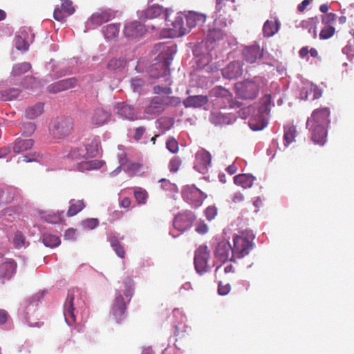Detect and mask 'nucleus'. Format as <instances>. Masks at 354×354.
<instances>
[{
  "label": "nucleus",
  "instance_id": "nucleus-13",
  "mask_svg": "<svg viewBox=\"0 0 354 354\" xmlns=\"http://www.w3.org/2000/svg\"><path fill=\"white\" fill-rule=\"evenodd\" d=\"M242 55L245 62L254 64L263 57V49L259 45L254 44L245 46L243 49Z\"/></svg>",
  "mask_w": 354,
  "mask_h": 354
},
{
  "label": "nucleus",
  "instance_id": "nucleus-17",
  "mask_svg": "<svg viewBox=\"0 0 354 354\" xmlns=\"http://www.w3.org/2000/svg\"><path fill=\"white\" fill-rule=\"evenodd\" d=\"M145 32V26L137 21L127 24L124 28V34L128 38H138L142 36Z\"/></svg>",
  "mask_w": 354,
  "mask_h": 354
},
{
  "label": "nucleus",
  "instance_id": "nucleus-53",
  "mask_svg": "<svg viewBox=\"0 0 354 354\" xmlns=\"http://www.w3.org/2000/svg\"><path fill=\"white\" fill-rule=\"evenodd\" d=\"M15 46L19 50H27L29 44L21 36L17 35L15 37Z\"/></svg>",
  "mask_w": 354,
  "mask_h": 354
},
{
  "label": "nucleus",
  "instance_id": "nucleus-36",
  "mask_svg": "<svg viewBox=\"0 0 354 354\" xmlns=\"http://www.w3.org/2000/svg\"><path fill=\"white\" fill-rule=\"evenodd\" d=\"M279 23L275 21H270L267 20L263 27V32L265 37H272L276 32H277L279 30Z\"/></svg>",
  "mask_w": 354,
  "mask_h": 354
},
{
  "label": "nucleus",
  "instance_id": "nucleus-56",
  "mask_svg": "<svg viewBox=\"0 0 354 354\" xmlns=\"http://www.w3.org/2000/svg\"><path fill=\"white\" fill-rule=\"evenodd\" d=\"M125 286L124 295L127 297H131L133 294V281L132 279L127 277L124 281Z\"/></svg>",
  "mask_w": 354,
  "mask_h": 354
},
{
  "label": "nucleus",
  "instance_id": "nucleus-54",
  "mask_svg": "<svg viewBox=\"0 0 354 354\" xmlns=\"http://www.w3.org/2000/svg\"><path fill=\"white\" fill-rule=\"evenodd\" d=\"M167 149L172 153H176L178 151V142L174 138H169L166 142Z\"/></svg>",
  "mask_w": 354,
  "mask_h": 354
},
{
  "label": "nucleus",
  "instance_id": "nucleus-40",
  "mask_svg": "<svg viewBox=\"0 0 354 354\" xmlns=\"http://www.w3.org/2000/svg\"><path fill=\"white\" fill-rule=\"evenodd\" d=\"M42 241L46 246L50 248L58 246L61 243L60 239L57 236L50 234H44L43 235Z\"/></svg>",
  "mask_w": 354,
  "mask_h": 354
},
{
  "label": "nucleus",
  "instance_id": "nucleus-8",
  "mask_svg": "<svg viewBox=\"0 0 354 354\" xmlns=\"http://www.w3.org/2000/svg\"><path fill=\"white\" fill-rule=\"evenodd\" d=\"M183 198L194 207L201 206L207 195L201 190L192 185L185 187L182 191Z\"/></svg>",
  "mask_w": 354,
  "mask_h": 354
},
{
  "label": "nucleus",
  "instance_id": "nucleus-60",
  "mask_svg": "<svg viewBox=\"0 0 354 354\" xmlns=\"http://www.w3.org/2000/svg\"><path fill=\"white\" fill-rule=\"evenodd\" d=\"M181 165L180 160L177 157H174L169 162V168L171 172H176Z\"/></svg>",
  "mask_w": 354,
  "mask_h": 354
},
{
  "label": "nucleus",
  "instance_id": "nucleus-49",
  "mask_svg": "<svg viewBox=\"0 0 354 354\" xmlns=\"http://www.w3.org/2000/svg\"><path fill=\"white\" fill-rule=\"evenodd\" d=\"M36 126L34 122H24L21 127V132L24 136H30L35 131Z\"/></svg>",
  "mask_w": 354,
  "mask_h": 354
},
{
  "label": "nucleus",
  "instance_id": "nucleus-28",
  "mask_svg": "<svg viewBox=\"0 0 354 354\" xmlns=\"http://www.w3.org/2000/svg\"><path fill=\"white\" fill-rule=\"evenodd\" d=\"M68 156L71 159L75 160L80 163L81 161H83L84 160H86L88 158V149L84 146H80L73 148L68 153Z\"/></svg>",
  "mask_w": 354,
  "mask_h": 354
},
{
  "label": "nucleus",
  "instance_id": "nucleus-47",
  "mask_svg": "<svg viewBox=\"0 0 354 354\" xmlns=\"http://www.w3.org/2000/svg\"><path fill=\"white\" fill-rule=\"evenodd\" d=\"M15 193L12 190H0V206L11 203L14 199Z\"/></svg>",
  "mask_w": 354,
  "mask_h": 354
},
{
  "label": "nucleus",
  "instance_id": "nucleus-22",
  "mask_svg": "<svg viewBox=\"0 0 354 354\" xmlns=\"http://www.w3.org/2000/svg\"><path fill=\"white\" fill-rule=\"evenodd\" d=\"M186 28H187V33L190 30L197 25L202 24L206 21V15L194 11L189 12L187 15L185 14Z\"/></svg>",
  "mask_w": 354,
  "mask_h": 354
},
{
  "label": "nucleus",
  "instance_id": "nucleus-37",
  "mask_svg": "<svg viewBox=\"0 0 354 354\" xmlns=\"http://www.w3.org/2000/svg\"><path fill=\"white\" fill-rule=\"evenodd\" d=\"M226 36V32L224 29L219 27L213 26L212 28H209L207 37L212 41H216L223 39Z\"/></svg>",
  "mask_w": 354,
  "mask_h": 354
},
{
  "label": "nucleus",
  "instance_id": "nucleus-55",
  "mask_svg": "<svg viewBox=\"0 0 354 354\" xmlns=\"http://www.w3.org/2000/svg\"><path fill=\"white\" fill-rule=\"evenodd\" d=\"M337 16L335 14L330 12L322 17V23L325 26H333L335 22Z\"/></svg>",
  "mask_w": 354,
  "mask_h": 354
},
{
  "label": "nucleus",
  "instance_id": "nucleus-9",
  "mask_svg": "<svg viewBox=\"0 0 354 354\" xmlns=\"http://www.w3.org/2000/svg\"><path fill=\"white\" fill-rule=\"evenodd\" d=\"M209 257V252L207 246L201 245L195 252L194 265L196 270L200 274L207 272L210 270L207 264Z\"/></svg>",
  "mask_w": 354,
  "mask_h": 354
},
{
  "label": "nucleus",
  "instance_id": "nucleus-59",
  "mask_svg": "<svg viewBox=\"0 0 354 354\" xmlns=\"http://www.w3.org/2000/svg\"><path fill=\"white\" fill-rule=\"evenodd\" d=\"M145 85V81L140 78H133L131 80V86L134 91L140 92L143 86Z\"/></svg>",
  "mask_w": 354,
  "mask_h": 354
},
{
  "label": "nucleus",
  "instance_id": "nucleus-63",
  "mask_svg": "<svg viewBox=\"0 0 354 354\" xmlns=\"http://www.w3.org/2000/svg\"><path fill=\"white\" fill-rule=\"evenodd\" d=\"M208 226L204 221H199L196 223V231L201 234H205L208 232Z\"/></svg>",
  "mask_w": 354,
  "mask_h": 354
},
{
  "label": "nucleus",
  "instance_id": "nucleus-57",
  "mask_svg": "<svg viewBox=\"0 0 354 354\" xmlns=\"http://www.w3.org/2000/svg\"><path fill=\"white\" fill-rule=\"evenodd\" d=\"M218 214V209L215 206H209L205 211V214L207 220H213Z\"/></svg>",
  "mask_w": 354,
  "mask_h": 354
},
{
  "label": "nucleus",
  "instance_id": "nucleus-39",
  "mask_svg": "<svg viewBox=\"0 0 354 354\" xmlns=\"http://www.w3.org/2000/svg\"><path fill=\"white\" fill-rule=\"evenodd\" d=\"M120 31V25L118 24H111L107 25L104 30V34L106 39H113L118 35Z\"/></svg>",
  "mask_w": 354,
  "mask_h": 354
},
{
  "label": "nucleus",
  "instance_id": "nucleus-48",
  "mask_svg": "<svg viewBox=\"0 0 354 354\" xmlns=\"http://www.w3.org/2000/svg\"><path fill=\"white\" fill-rule=\"evenodd\" d=\"M30 68L31 65L28 62L18 64L13 66L12 73L14 76H19L28 71Z\"/></svg>",
  "mask_w": 354,
  "mask_h": 354
},
{
  "label": "nucleus",
  "instance_id": "nucleus-5",
  "mask_svg": "<svg viewBox=\"0 0 354 354\" xmlns=\"http://www.w3.org/2000/svg\"><path fill=\"white\" fill-rule=\"evenodd\" d=\"M180 103L178 97L165 96L153 97L145 108V113L150 115H158L163 112L166 106H174Z\"/></svg>",
  "mask_w": 354,
  "mask_h": 354
},
{
  "label": "nucleus",
  "instance_id": "nucleus-38",
  "mask_svg": "<svg viewBox=\"0 0 354 354\" xmlns=\"http://www.w3.org/2000/svg\"><path fill=\"white\" fill-rule=\"evenodd\" d=\"M20 94L18 88H12L0 92V99L2 101H10L17 98Z\"/></svg>",
  "mask_w": 354,
  "mask_h": 354
},
{
  "label": "nucleus",
  "instance_id": "nucleus-31",
  "mask_svg": "<svg viewBox=\"0 0 354 354\" xmlns=\"http://www.w3.org/2000/svg\"><path fill=\"white\" fill-rule=\"evenodd\" d=\"M118 113L121 118L129 120H135L138 118L134 108L129 104H122Z\"/></svg>",
  "mask_w": 354,
  "mask_h": 354
},
{
  "label": "nucleus",
  "instance_id": "nucleus-61",
  "mask_svg": "<svg viewBox=\"0 0 354 354\" xmlns=\"http://www.w3.org/2000/svg\"><path fill=\"white\" fill-rule=\"evenodd\" d=\"M19 210L20 209L19 207H9L3 209L2 214L4 216L15 217L16 215L19 214Z\"/></svg>",
  "mask_w": 354,
  "mask_h": 354
},
{
  "label": "nucleus",
  "instance_id": "nucleus-30",
  "mask_svg": "<svg viewBox=\"0 0 354 354\" xmlns=\"http://www.w3.org/2000/svg\"><path fill=\"white\" fill-rule=\"evenodd\" d=\"M70 205L66 213L68 217H72L77 215L85 207V203L83 199L75 201L71 199L69 201Z\"/></svg>",
  "mask_w": 354,
  "mask_h": 354
},
{
  "label": "nucleus",
  "instance_id": "nucleus-52",
  "mask_svg": "<svg viewBox=\"0 0 354 354\" xmlns=\"http://www.w3.org/2000/svg\"><path fill=\"white\" fill-rule=\"evenodd\" d=\"M225 273V274H228L230 273L234 272V268L232 264H222L219 266H217L215 270L216 274H221V273Z\"/></svg>",
  "mask_w": 354,
  "mask_h": 354
},
{
  "label": "nucleus",
  "instance_id": "nucleus-58",
  "mask_svg": "<svg viewBox=\"0 0 354 354\" xmlns=\"http://www.w3.org/2000/svg\"><path fill=\"white\" fill-rule=\"evenodd\" d=\"M153 93L158 95L165 94L169 95L172 93V90L169 86H160L159 85H156L153 86Z\"/></svg>",
  "mask_w": 354,
  "mask_h": 354
},
{
  "label": "nucleus",
  "instance_id": "nucleus-41",
  "mask_svg": "<svg viewBox=\"0 0 354 354\" xmlns=\"http://www.w3.org/2000/svg\"><path fill=\"white\" fill-rule=\"evenodd\" d=\"M297 133L296 127L294 126H287L284 128L283 139L286 142L285 146L287 147L289 144L295 140V135Z\"/></svg>",
  "mask_w": 354,
  "mask_h": 354
},
{
  "label": "nucleus",
  "instance_id": "nucleus-64",
  "mask_svg": "<svg viewBox=\"0 0 354 354\" xmlns=\"http://www.w3.org/2000/svg\"><path fill=\"white\" fill-rule=\"evenodd\" d=\"M134 131L135 132L133 138L135 140L139 141L142 138L144 133H145L146 128L143 126H141L136 128Z\"/></svg>",
  "mask_w": 354,
  "mask_h": 354
},
{
  "label": "nucleus",
  "instance_id": "nucleus-12",
  "mask_svg": "<svg viewBox=\"0 0 354 354\" xmlns=\"http://www.w3.org/2000/svg\"><path fill=\"white\" fill-rule=\"evenodd\" d=\"M195 215L192 212L180 213L174 219V227L183 232L192 227Z\"/></svg>",
  "mask_w": 354,
  "mask_h": 354
},
{
  "label": "nucleus",
  "instance_id": "nucleus-3",
  "mask_svg": "<svg viewBox=\"0 0 354 354\" xmlns=\"http://www.w3.org/2000/svg\"><path fill=\"white\" fill-rule=\"evenodd\" d=\"M254 234L248 232H242L241 235L234 236L232 248L235 258H243L250 253L254 247Z\"/></svg>",
  "mask_w": 354,
  "mask_h": 354
},
{
  "label": "nucleus",
  "instance_id": "nucleus-42",
  "mask_svg": "<svg viewBox=\"0 0 354 354\" xmlns=\"http://www.w3.org/2000/svg\"><path fill=\"white\" fill-rule=\"evenodd\" d=\"M134 197L139 205H144L147 203L148 198L147 192L141 188L136 187L133 191Z\"/></svg>",
  "mask_w": 354,
  "mask_h": 354
},
{
  "label": "nucleus",
  "instance_id": "nucleus-19",
  "mask_svg": "<svg viewBox=\"0 0 354 354\" xmlns=\"http://www.w3.org/2000/svg\"><path fill=\"white\" fill-rule=\"evenodd\" d=\"M211 154L205 150H201L196 154V165L194 167L197 169L199 172L204 174L208 167L211 165Z\"/></svg>",
  "mask_w": 354,
  "mask_h": 354
},
{
  "label": "nucleus",
  "instance_id": "nucleus-32",
  "mask_svg": "<svg viewBox=\"0 0 354 354\" xmlns=\"http://www.w3.org/2000/svg\"><path fill=\"white\" fill-rule=\"evenodd\" d=\"M44 104L38 102L26 109L25 115L27 118L35 119L44 112Z\"/></svg>",
  "mask_w": 354,
  "mask_h": 354
},
{
  "label": "nucleus",
  "instance_id": "nucleus-26",
  "mask_svg": "<svg viewBox=\"0 0 354 354\" xmlns=\"http://www.w3.org/2000/svg\"><path fill=\"white\" fill-rule=\"evenodd\" d=\"M208 102L207 96L206 95H192L187 97L183 101V105L185 107L198 108L205 105Z\"/></svg>",
  "mask_w": 354,
  "mask_h": 354
},
{
  "label": "nucleus",
  "instance_id": "nucleus-16",
  "mask_svg": "<svg viewBox=\"0 0 354 354\" xmlns=\"http://www.w3.org/2000/svg\"><path fill=\"white\" fill-rule=\"evenodd\" d=\"M111 116V114L109 111L102 108H96L90 116V122L93 126L98 127L106 124L110 120Z\"/></svg>",
  "mask_w": 354,
  "mask_h": 354
},
{
  "label": "nucleus",
  "instance_id": "nucleus-35",
  "mask_svg": "<svg viewBox=\"0 0 354 354\" xmlns=\"http://www.w3.org/2000/svg\"><path fill=\"white\" fill-rule=\"evenodd\" d=\"M318 24L317 17H310L306 20H303L300 26L303 28L308 29L310 33L313 35V37L316 38L317 37V24Z\"/></svg>",
  "mask_w": 354,
  "mask_h": 354
},
{
  "label": "nucleus",
  "instance_id": "nucleus-46",
  "mask_svg": "<svg viewBox=\"0 0 354 354\" xmlns=\"http://www.w3.org/2000/svg\"><path fill=\"white\" fill-rule=\"evenodd\" d=\"M126 65V60L124 58H113L107 64V68L111 71H115L123 68Z\"/></svg>",
  "mask_w": 354,
  "mask_h": 354
},
{
  "label": "nucleus",
  "instance_id": "nucleus-15",
  "mask_svg": "<svg viewBox=\"0 0 354 354\" xmlns=\"http://www.w3.org/2000/svg\"><path fill=\"white\" fill-rule=\"evenodd\" d=\"M61 8H56L53 12V17L58 21H65L68 16L71 15L75 12V8L71 0H62Z\"/></svg>",
  "mask_w": 354,
  "mask_h": 354
},
{
  "label": "nucleus",
  "instance_id": "nucleus-44",
  "mask_svg": "<svg viewBox=\"0 0 354 354\" xmlns=\"http://www.w3.org/2000/svg\"><path fill=\"white\" fill-rule=\"evenodd\" d=\"M101 167L100 162L97 160H83L79 163V169L81 171L91 170L100 168Z\"/></svg>",
  "mask_w": 354,
  "mask_h": 354
},
{
  "label": "nucleus",
  "instance_id": "nucleus-7",
  "mask_svg": "<svg viewBox=\"0 0 354 354\" xmlns=\"http://www.w3.org/2000/svg\"><path fill=\"white\" fill-rule=\"evenodd\" d=\"M165 21H167V26H169L170 37H181L187 33V28L185 26V14L178 12L173 20H169L167 13Z\"/></svg>",
  "mask_w": 354,
  "mask_h": 354
},
{
  "label": "nucleus",
  "instance_id": "nucleus-6",
  "mask_svg": "<svg viewBox=\"0 0 354 354\" xmlns=\"http://www.w3.org/2000/svg\"><path fill=\"white\" fill-rule=\"evenodd\" d=\"M80 296V292L77 288H73L68 292L64 304V314L65 319L68 324L75 322V310L82 303Z\"/></svg>",
  "mask_w": 354,
  "mask_h": 354
},
{
  "label": "nucleus",
  "instance_id": "nucleus-23",
  "mask_svg": "<svg viewBox=\"0 0 354 354\" xmlns=\"http://www.w3.org/2000/svg\"><path fill=\"white\" fill-rule=\"evenodd\" d=\"M127 304L124 301V298L120 292H118L115 299H114L112 313L115 316L118 322H119L126 311Z\"/></svg>",
  "mask_w": 354,
  "mask_h": 354
},
{
  "label": "nucleus",
  "instance_id": "nucleus-4",
  "mask_svg": "<svg viewBox=\"0 0 354 354\" xmlns=\"http://www.w3.org/2000/svg\"><path fill=\"white\" fill-rule=\"evenodd\" d=\"M271 102L270 95L266 94L261 98L259 107V115L254 116L249 121V125L252 130L260 131L267 125V120L264 118V115H268L270 113Z\"/></svg>",
  "mask_w": 354,
  "mask_h": 354
},
{
  "label": "nucleus",
  "instance_id": "nucleus-14",
  "mask_svg": "<svg viewBox=\"0 0 354 354\" xmlns=\"http://www.w3.org/2000/svg\"><path fill=\"white\" fill-rule=\"evenodd\" d=\"M243 73V63L240 61L231 62L222 69V75L227 80L236 79Z\"/></svg>",
  "mask_w": 354,
  "mask_h": 354
},
{
  "label": "nucleus",
  "instance_id": "nucleus-50",
  "mask_svg": "<svg viewBox=\"0 0 354 354\" xmlns=\"http://www.w3.org/2000/svg\"><path fill=\"white\" fill-rule=\"evenodd\" d=\"M142 168V165L138 162H131L128 164L124 169L129 175L133 176L138 174Z\"/></svg>",
  "mask_w": 354,
  "mask_h": 354
},
{
  "label": "nucleus",
  "instance_id": "nucleus-27",
  "mask_svg": "<svg viewBox=\"0 0 354 354\" xmlns=\"http://www.w3.org/2000/svg\"><path fill=\"white\" fill-rule=\"evenodd\" d=\"M254 180L255 177L247 174H239L234 177V183L242 187L243 189L250 188Z\"/></svg>",
  "mask_w": 354,
  "mask_h": 354
},
{
  "label": "nucleus",
  "instance_id": "nucleus-25",
  "mask_svg": "<svg viewBox=\"0 0 354 354\" xmlns=\"http://www.w3.org/2000/svg\"><path fill=\"white\" fill-rule=\"evenodd\" d=\"M164 13V9L158 5H153L147 9L142 10L139 18L142 20L152 19L156 18Z\"/></svg>",
  "mask_w": 354,
  "mask_h": 354
},
{
  "label": "nucleus",
  "instance_id": "nucleus-10",
  "mask_svg": "<svg viewBox=\"0 0 354 354\" xmlns=\"http://www.w3.org/2000/svg\"><path fill=\"white\" fill-rule=\"evenodd\" d=\"M73 128V122L71 118H61L54 122L52 131L55 136L61 138L71 134Z\"/></svg>",
  "mask_w": 354,
  "mask_h": 354
},
{
  "label": "nucleus",
  "instance_id": "nucleus-43",
  "mask_svg": "<svg viewBox=\"0 0 354 354\" xmlns=\"http://www.w3.org/2000/svg\"><path fill=\"white\" fill-rule=\"evenodd\" d=\"M12 243L15 248L17 249H20L23 247H26V244L28 245V243L26 241L25 236L20 231H17L15 233Z\"/></svg>",
  "mask_w": 354,
  "mask_h": 354
},
{
  "label": "nucleus",
  "instance_id": "nucleus-33",
  "mask_svg": "<svg viewBox=\"0 0 354 354\" xmlns=\"http://www.w3.org/2000/svg\"><path fill=\"white\" fill-rule=\"evenodd\" d=\"M111 248L115 251V254L120 258L123 259L125 257V251L123 245L119 241L118 238L111 235L108 238Z\"/></svg>",
  "mask_w": 354,
  "mask_h": 354
},
{
  "label": "nucleus",
  "instance_id": "nucleus-11",
  "mask_svg": "<svg viewBox=\"0 0 354 354\" xmlns=\"http://www.w3.org/2000/svg\"><path fill=\"white\" fill-rule=\"evenodd\" d=\"M214 252L215 257L223 263L228 260L232 261L235 257L233 248L227 241H222L218 243Z\"/></svg>",
  "mask_w": 354,
  "mask_h": 354
},
{
  "label": "nucleus",
  "instance_id": "nucleus-21",
  "mask_svg": "<svg viewBox=\"0 0 354 354\" xmlns=\"http://www.w3.org/2000/svg\"><path fill=\"white\" fill-rule=\"evenodd\" d=\"M114 12L110 9L97 11L91 16L88 23L95 26H100L114 18Z\"/></svg>",
  "mask_w": 354,
  "mask_h": 354
},
{
  "label": "nucleus",
  "instance_id": "nucleus-20",
  "mask_svg": "<svg viewBox=\"0 0 354 354\" xmlns=\"http://www.w3.org/2000/svg\"><path fill=\"white\" fill-rule=\"evenodd\" d=\"M171 59H164L162 62L154 64L150 70L151 76L155 78L167 76L169 73Z\"/></svg>",
  "mask_w": 354,
  "mask_h": 354
},
{
  "label": "nucleus",
  "instance_id": "nucleus-29",
  "mask_svg": "<svg viewBox=\"0 0 354 354\" xmlns=\"http://www.w3.org/2000/svg\"><path fill=\"white\" fill-rule=\"evenodd\" d=\"M34 145V140L31 138L28 139H17L12 147L13 151L16 153H22L25 151L30 149Z\"/></svg>",
  "mask_w": 354,
  "mask_h": 354
},
{
  "label": "nucleus",
  "instance_id": "nucleus-51",
  "mask_svg": "<svg viewBox=\"0 0 354 354\" xmlns=\"http://www.w3.org/2000/svg\"><path fill=\"white\" fill-rule=\"evenodd\" d=\"M335 34V28L333 26H325L320 32L319 37L321 39H327L330 38Z\"/></svg>",
  "mask_w": 354,
  "mask_h": 354
},
{
  "label": "nucleus",
  "instance_id": "nucleus-18",
  "mask_svg": "<svg viewBox=\"0 0 354 354\" xmlns=\"http://www.w3.org/2000/svg\"><path fill=\"white\" fill-rule=\"evenodd\" d=\"M77 84V79L75 77L67 78L51 84L48 87V91L51 93H57L74 88Z\"/></svg>",
  "mask_w": 354,
  "mask_h": 354
},
{
  "label": "nucleus",
  "instance_id": "nucleus-62",
  "mask_svg": "<svg viewBox=\"0 0 354 354\" xmlns=\"http://www.w3.org/2000/svg\"><path fill=\"white\" fill-rule=\"evenodd\" d=\"M99 224L97 218H88L83 222V225L85 228L93 230Z\"/></svg>",
  "mask_w": 354,
  "mask_h": 354
},
{
  "label": "nucleus",
  "instance_id": "nucleus-2",
  "mask_svg": "<svg viewBox=\"0 0 354 354\" xmlns=\"http://www.w3.org/2000/svg\"><path fill=\"white\" fill-rule=\"evenodd\" d=\"M236 94L242 100L255 99L260 91V81L257 77L239 82L234 85Z\"/></svg>",
  "mask_w": 354,
  "mask_h": 354
},
{
  "label": "nucleus",
  "instance_id": "nucleus-1",
  "mask_svg": "<svg viewBox=\"0 0 354 354\" xmlns=\"http://www.w3.org/2000/svg\"><path fill=\"white\" fill-rule=\"evenodd\" d=\"M330 110L328 107L315 109L307 120L306 127L311 133L312 140L324 145L326 142L328 127L330 123Z\"/></svg>",
  "mask_w": 354,
  "mask_h": 354
},
{
  "label": "nucleus",
  "instance_id": "nucleus-34",
  "mask_svg": "<svg viewBox=\"0 0 354 354\" xmlns=\"http://www.w3.org/2000/svg\"><path fill=\"white\" fill-rule=\"evenodd\" d=\"M212 97H222L227 100H232V94L230 91L221 86H216L209 91Z\"/></svg>",
  "mask_w": 354,
  "mask_h": 354
},
{
  "label": "nucleus",
  "instance_id": "nucleus-45",
  "mask_svg": "<svg viewBox=\"0 0 354 354\" xmlns=\"http://www.w3.org/2000/svg\"><path fill=\"white\" fill-rule=\"evenodd\" d=\"M64 211L57 212H48L44 218L46 221L50 223H58L64 220Z\"/></svg>",
  "mask_w": 354,
  "mask_h": 354
},
{
  "label": "nucleus",
  "instance_id": "nucleus-24",
  "mask_svg": "<svg viewBox=\"0 0 354 354\" xmlns=\"http://www.w3.org/2000/svg\"><path fill=\"white\" fill-rule=\"evenodd\" d=\"M17 263L13 259H8L0 263V279H10L15 273Z\"/></svg>",
  "mask_w": 354,
  "mask_h": 354
}]
</instances>
